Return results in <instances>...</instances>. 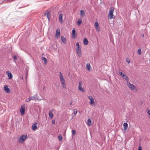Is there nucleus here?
<instances>
[{
  "instance_id": "obj_1",
  "label": "nucleus",
  "mask_w": 150,
  "mask_h": 150,
  "mask_svg": "<svg viewBox=\"0 0 150 150\" xmlns=\"http://www.w3.org/2000/svg\"><path fill=\"white\" fill-rule=\"evenodd\" d=\"M114 11V8L111 7L110 8L108 16V18L110 20L115 18V16L113 14Z\"/></svg>"
},
{
  "instance_id": "obj_2",
  "label": "nucleus",
  "mask_w": 150,
  "mask_h": 150,
  "mask_svg": "<svg viewBox=\"0 0 150 150\" xmlns=\"http://www.w3.org/2000/svg\"><path fill=\"white\" fill-rule=\"evenodd\" d=\"M59 78L61 81V84L63 88H65L66 87L65 80L63 77L62 73L59 72Z\"/></svg>"
},
{
  "instance_id": "obj_3",
  "label": "nucleus",
  "mask_w": 150,
  "mask_h": 150,
  "mask_svg": "<svg viewBox=\"0 0 150 150\" xmlns=\"http://www.w3.org/2000/svg\"><path fill=\"white\" fill-rule=\"evenodd\" d=\"M27 138V135H22L18 139V142L19 143H22L25 139Z\"/></svg>"
},
{
  "instance_id": "obj_4",
  "label": "nucleus",
  "mask_w": 150,
  "mask_h": 150,
  "mask_svg": "<svg viewBox=\"0 0 150 150\" xmlns=\"http://www.w3.org/2000/svg\"><path fill=\"white\" fill-rule=\"evenodd\" d=\"M127 85L128 87L132 90H134L136 88L135 86L132 84H131L128 81L127 82Z\"/></svg>"
},
{
  "instance_id": "obj_5",
  "label": "nucleus",
  "mask_w": 150,
  "mask_h": 150,
  "mask_svg": "<svg viewBox=\"0 0 150 150\" xmlns=\"http://www.w3.org/2000/svg\"><path fill=\"white\" fill-rule=\"evenodd\" d=\"M119 74L124 79H125L127 81L129 80V78L128 76L125 74H123L122 72H120L119 73Z\"/></svg>"
},
{
  "instance_id": "obj_6",
  "label": "nucleus",
  "mask_w": 150,
  "mask_h": 150,
  "mask_svg": "<svg viewBox=\"0 0 150 150\" xmlns=\"http://www.w3.org/2000/svg\"><path fill=\"white\" fill-rule=\"evenodd\" d=\"M25 111V105L24 104L21 106L20 109V112L22 115H24Z\"/></svg>"
},
{
  "instance_id": "obj_7",
  "label": "nucleus",
  "mask_w": 150,
  "mask_h": 150,
  "mask_svg": "<svg viewBox=\"0 0 150 150\" xmlns=\"http://www.w3.org/2000/svg\"><path fill=\"white\" fill-rule=\"evenodd\" d=\"M81 81L79 82L78 88L80 91L83 93L85 92V90L83 88L81 87Z\"/></svg>"
},
{
  "instance_id": "obj_8",
  "label": "nucleus",
  "mask_w": 150,
  "mask_h": 150,
  "mask_svg": "<svg viewBox=\"0 0 150 150\" xmlns=\"http://www.w3.org/2000/svg\"><path fill=\"white\" fill-rule=\"evenodd\" d=\"M88 98L90 100V101L89 102V104L90 105H94V101L93 99V97L91 96H88Z\"/></svg>"
},
{
  "instance_id": "obj_9",
  "label": "nucleus",
  "mask_w": 150,
  "mask_h": 150,
  "mask_svg": "<svg viewBox=\"0 0 150 150\" xmlns=\"http://www.w3.org/2000/svg\"><path fill=\"white\" fill-rule=\"evenodd\" d=\"M76 51L77 54L79 57H80L81 56V50L80 47H78L76 49Z\"/></svg>"
},
{
  "instance_id": "obj_10",
  "label": "nucleus",
  "mask_w": 150,
  "mask_h": 150,
  "mask_svg": "<svg viewBox=\"0 0 150 150\" xmlns=\"http://www.w3.org/2000/svg\"><path fill=\"white\" fill-rule=\"evenodd\" d=\"M60 35V30L59 29L57 30L56 32V36L57 38H59Z\"/></svg>"
},
{
  "instance_id": "obj_11",
  "label": "nucleus",
  "mask_w": 150,
  "mask_h": 150,
  "mask_svg": "<svg viewBox=\"0 0 150 150\" xmlns=\"http://www.w3.org/2000/svg\"><path fill=\"white\" fill-rule=\"evenodd\" d=\"M4 90L7 93H9L10 91V89L8 88V86L7 85H5L4 86Z\"/></svg>"
},
{
  "instance_id": "obj_12",
  "label": "nucleus",
  "mask_w": 150,
  "mask_h": 150,
  "mask_svg": "<svg viewBox=\"0 0 150 150\" xmlns=\"http://www.w3.org/2000/svg\"><path fill=\"white\" fill-rule=\"evenodd\" d=\"M63 15L62 14H60L59 15V20L61 23H62L63 22L62 18Z\"/></svg>"
},
{
  "instance_id": "obj_13",
  "label": "nucleus",
  "mask_w": 150,
  "mask_h": 150,
  "mask_svg": "<svg viewBox=\"0 0 150 150\" xmlns=\"http://www.w3.org/2000/svg\"><path fill=\"white\" fill-rule=\"evenodd\" d=\"M45 14H47V17L48 19V20L49 21L50 20V17L51 16L50 12L49 11H47L46 12Z\"/></svg>"
},
{
  "instance_id": "obj_14",
  "label": "nucleus",
  "mask_w": 150,
  "mask_h": 150,
  "mask_svg": "<svg viewBox=\"0 0 150 150\" xmlns=\"http://www.w3.org/2000/svg\"><path fill=\"white\" fill-rule=\"evenodd\" d=\"M52 112V110H50V111L49 112V116L50 118L51 119L53 118V114Z\"/></svg>"
},
{
  "instance_id": "obj_15",
  "label": "nucleus",
  "mask_w": 150,
  "mask_h": 150,
  "mask_svg": "<svg viewBox=\"0 0 150 150\" xmlns=\"http://www.w3.org/2000/svg\"><path fill=\"white\" fill-rule=\"evenodd\" d=\"M85 15V11L83 10H81L80 11V16L82 17H83Z\"/></svg>"
},
{
  "instance_id": "obj_16",
  "label": "nucleus",
  "mask_w": 150,
  "mask_h": 150,
  "mask_svg": "<svg viewBox=\"0 0 150 150\" xmlns=\"http://www.w3.org/2000/svg\"><path fill=\"white\" fill-rule=\"evenodd\" d=\"M76 30L73 29L72 30V37L73 38H74L75 36H76V35L75 34Z\"/></svg>"
},
{
  "instance_id": "obj_17",
  "label": "nucleus",
  "mask_w": 150,
  "mask_h": 150,
  "mask_svg": "<svg viewBox=\"0 0 150 150\" xmlns=\"http://www.w3.org/2000/svg\"><path fill=\"white\" fill-rule=\"evenodd\" d=\"M37 126L36 124H34L32 125V128L33 130H35L37 129Z\"/></svg>"
},
{
  "instance_id": "obj_18",
  "label": "nucleus",
  "mask_w": 150,
  "mask_h": 150,
  "mask_svg": "<svg viewBox=\"0 0 150 150\" xmlns=\"http://www.w3.org/2000/svg\"><path fill=\"white\" fill-rule=\"evenodd\" d=\"M82 22V21L81 18H79L78 19V21L77 23V24L79 26L81 24Z\"/></svg>"
},
{
  "instance_id": "obj_19",
  "label": "nucleus",
  "mask_w": 150,
  "mask_h": 150,
  "mask_svg": "<svg viewBox=\"0 0 150 150\" xmlns=\"http://www.w3.org/2000/svg\"><path fill=\"white\" fill-rule=\"evenodd\" d=\"M83 44L85 45H87L88 43V41L86 38L83 39Z\"/></svg>"
},
{
  "instance_id": "obj_20",
  "label": "nucleus",
  "mask_w": 150,
  "mask_h": 150,
  "mask_svg": "<svg viewBox=\"0 0 150 150\" xmlns=\"http://www.w3.org/2000/svg\"><path fill=\"white\" fill-rule=\"evenodd\" d=\"M37 95H35L33 96L32 97H30V98L31 100H35L37 98Z\"/></svg>"
},
{
  "instance_id": "obj_21",
  "label": "nucleus",
  "mask_w": 150,
  "mask_h": 150,
  "mask_svg": "<svg viewBox=\"0 0 150 150\" xmlns=\"http://www.w3.org/2000/svg\"><path fill=\"white\" fill-rule=\"evenodd\" d=\"M8 76L9 79H11L13 78V76L11 72H8Z\"/></svg>"
},
{
  "instance_id": "obj_22",
  "label": "nucleus",
  "mask_w": 150,
  "mask_h": 150,
  "mask_svg": "<svg viewBox=\"0 0 150 150\" xmlns=\"http://www.w3.org/2000/svg\"><path fill=\"white\" fill-rule=\"evenodd\" d=\"M61 39L63 43H66V39L63 36H62L61 37Z\"/></svg>"
},
{
  "instance_id": "obj_23",
  "label": "nucleus",
  "mask_w": 150,
  "mask_h": 150,
  "mask_svg": "<svg viewBox=\"0 0 150 150\" xmlns=\"http://www.w3.org/2000/svg\"><path fill=\"white\" fill-rule=\"evenodd\" d=\"M124 129L126 130L127 128L128 127V124L127 123H124L123 124Z\"/></svg>"
},
{
  "instance_id": "obj_24",
  "label": "nucleus",
  "mask_w": 150,
  "mask_h": 150,
  "mask_svg": "<svg viewBox=\"0 0 150 150\" xmlns=\"http://www.w3.org/2000/svg\"><path fill=\"white\" fill-rule=\"evenodd\" d=\"M91 66L89 64H87L86 65V68L89 71L90 69V68H91Z\"/></svg>"
},
{
  "instance_id": "obj_25",
  "label": "nucleus",
  "mask_w": 150,
  "mask_h": 150,
  "mask_svg": "<svg viewBox=\"0 0 150 150\" xmlns=\"http://www.w3.org/2000/svg\"><path fill=\"white\" fill-rule=\"evenodd\" d=\"M88 124L89 126L91 125V121L90 119H88L87 120Z\"/></svg>"
},
{
  "instance_id": "obj_26",
  "label": "nucleus",
  "mask_w": 150,
  "mask_h": 150,
  "mask_svg": "<svg viewBox=\"0 0 150 150\" xmlns=\"http://www.w3.org/2000/svg\"><path fill=\"white\" fill-rule=\"evenodd\" d=\"M42 60L44 61L45 64H46L47 63V59L45 57H42Z\"/></svg>"
},
{
  "instance_id": "obj_27",
  "label": "nucleus",
  "mask_w": 150,
  "mask_h": 150,
  "mask_svg": "<svg viewBox=\"0 0 150 150\" xmlns=\"http://www.w3.org/2000/svg\"><path fill=\"white\" fill-rule=\"evenodd\" d=\"M139 55H140L142 54V52L140 49H139L137 51Z\"/></svg>"
},
{
  "instance_id": "obj_28",
  "label": "nucleus",
  "mask_w": 150,
  "mask_h": 150,
  "mask_svg": "<svg viewBox=\"0 0 150 150\" xmlns=\"http://www.w3.org/2000/svg\"><path fill=\"white\" fill-rule=\"evenodd\" d=\"M58 138L60 140H62V136L61 134L59 135L58 136Z\"/></svg>"
},
{
  "instance_id": "obj_29",
  "label": "nucleus",
  "mask_w": 150,
  "mask_h": 150,
  "mask_svg": "<svg viewBox=\"0 0 150 150\" xmlns=\"http://www.w3.org/2000/svg\"><path fill=\"white\" fill-rule=\"evenodd\" d=\"M95 28L96 31H98V32L100 30V27L99 26L95 27Z\"/></svg>"
},
{
  "instance_id": "obj_30",
  "label": "nucleus",
  "mask_w": 150,
  "mask_h": 150,
  "mask_svg": "<svg viewBox=\"0 0 150 150\" xmlns=\"http://www.w3.org/2000/svg\"><path fill=\"white\" fill-rule=\"evenodd\" d=\"M76 133V131L75 130H73L72 131V135H74Z\"/></svg>"
},
{
  "instance_id": "obj_31",
  "label": "nucleus",
  "mask_w": 150,
  "mask_h": 150,
  "mask_svg": "<svg viewBox=\"0 0 150 150\" xmlns=\"http://www.w3.org/2000/svg\"><path fill=\"white\" fill-rule=\"evenodd\" d=\"M77 111L76 109H74V115H76L77 114Z\"/></svg>"
},
{
  "instance_id": "obj_32",
  "label": "nucleus",
  "mask_w": 150,
  "mask_h": 150,
  "mask_svg": "<svg viewBox=\"0 0 150 150\" xmlns=\"http://www.w3.org/2000/svg\"><path fill=\"white\" fill-rule=\"evenodd\" d=\"M95 26V27L98 26V22H96L94 24Z\"/></svg>"
},
{
  "instance_id": "obj_33",
  "label": "nucleus",
  "mask_w": 150,
  "mask_h": 150,
  "mask_svg": "<svg viewBox=\"0 0 150 150\" xmlns=\"http://www.w3.org/2000/svg\"><path fill=\"white\" fill-rule=\"evenodd\" d=\"M31 100L30 98L29 97V98L27 99L26 100H25V101L26 102H29L30 101V100Z\"/></svg>"
},
{
  "instance_id": "obj_34",
  "label": "nucleus",
  "mask_w": 150,
  "mask_h": 150,
  "mask_svg": "<svg viewBox=\"0 0 150 150\" xmlns=\"http://www.w3.org/2000/svg\"><path fill=\"white\" fill-rule=\"evenodd\" d=\"M76 46L77 47V48H78V47H80V46L79 42H77L76 43Z\"/></svg>"
},
{
  "instance_id": "obj_35",
  "label": "nucleus",
  "mask_w": 150,
  "mask_h": 150,
  "mask_svg": "<svg viewBox=\"0 0 150 150\" xmlns=\"http://www.w3.org/2000/svg\"><path fill=\"white\" fill-rule=\"evenodd\" d=\"M28 69L27 70V69H26V74H25V76H26V77H27V76H28Z\"/></svg>"
},
{
  "instance_id": "obj_36",
  "label": "nucleus",
  "mask_w": 150,
  "mask_h": 150,
  "mask_svg": "<svg viewBox=\"0 0 150 150\" xmlns=\"http://www.w3.org/2000/svg\"><path fill=\"white\" fill-rule=\"evenodd\" d=\"M13 59L14 60H16L17 59V58L15 56V55H14L13 57Z\"/></svg>"
},
{
  "instance_id": "obj_37",
  "label": "nucleus",
  "mask_w": 150,
  "mask_h": 150,
  "mask_svg": "<svg viewBox=\"0 0 150 150\" xmlns=\"http://www.w3.org/2000/svg\"><path fill=\"white\" fill-rule=\"evenodd\" d=\"M126 61L128 63H130V61L129 59H126Z\"/></svg>"
},
{
  "instance_id": "obj_38",
  "label": "nucleus",
  "mask_w": 150,
  "mask_h": 150,
  "mask_svg": "<svg viewBox=\"0 0 150 150\" xmlns=\"http://www.w3.org/2000/svg\"><path fill=\"white\" fill-rule=\"evenodd\" d=\"M138 150H142V148L141 146H139V147Z\"/></svg>"
},
{
  "instance_id": "obj_39",
  "label": "nucleus",
  "mask_w": 150,
  "mask_h": 150,
  "mask_svg": "<svg viewBox=\"0 0 150 150\" xmlns=\"http://www.w3.org/2000/svg\"><path fill=\"white\" fill-rule=\"evenodd\" d=\"M52 123L53 124H55V121L54 120H53L52 121Z\"/></svg>"
},
{
  "instance_id": "obj_40",
  "label": "nucleus",
  "mask_w": 150,
  "mask_h": 150,
  "mask_svg": "<svg viewBox=\"0 0 150 150\" xmlns=\"http://www.w3.org/2000/svg\"><path fill=\"white\" fill-rule=\"evenodd\" d=\"M148 114L150 115V110H149L147 112Z\"/></svg>"
},
{
  "instance_id": "obj_41",
  "label": "nucleus",
  "mask_w": 150,
  "mask_h": 150,
  "mask_svg": "<svg viewBox=\"0 0 150 150\" xmlns=\"http://www.w3.org/2000/svg\"><path fill=\"white\" fill-rule=\"evenodd\" d=\"M73 103V101L72 100H71L70 102V105H72V103Z\"/></svg>"
},
{
  "instance_id": "obj_42",
  "label": "nucleus",
  "mask_w": 150,
  "mask_h": 150,
  "mask_svg": "<svg viewBox=\"0 0 150 150\" xmlns=\"http://www.w3.org/2000/svg\"><path fill=\"white\" fill-rule=\"evenodd\" d=\"M142 36H143V37H144V35H142Z\"/></svg>"
},
{
  "instance_id": "obj_43",
  "label": "nucleus",
  "mask_w": 150,
  "mask_h": 150,
  "mask_svg": "<svg viewBox=\"0 0 150 150\" xmlns=\"http://www.w3.org/2000/svg\"><path fill=\"white\" fill-rule=\"evenodd\" d=\"M21 79H23V77H21Z\"/></svg>"
},
{
  "instance_id": "obj_44",
  "label": "nucleus",
  "mask_w": 150,
  "mask_h": 150,
  "mask_svg": "<svg viewBox=\"0 0 150 150\" xmlns=\"http://www.w3.org/2000/svg\"><path fill=\"white\" fill-rule=\"evenodd\" d=\"M21 79H23V77H21Z\"/></svg>"
}]
</instances>
